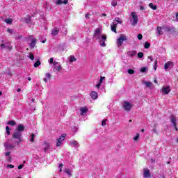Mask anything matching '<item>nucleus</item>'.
<instances>
[{"mask_svg":"<svg viewBox=\"0 0 178 178\" xmlns=\"http://www.w3.org/2000/svg\"><path fill=\"white\" fill-rule=\"evenodd\" d=\"M13 138L16 140L15 143H17V144H19L22 141V132L15 131L13 135Z\"/></svg>","mask_w":178,"mask_h":178,"instance_id":"1","label":"nucleus"},{"mask_svg":"<svg viewBox=\"0 0 178 178\" xmlns=\"http://www.w3.org/2000/svg\"><path fill=\"white\" fill-rule=\"evenodd\" d=\"M127 38L124 35H120L117 40L118 47H122L123 45V41H127Z\"/></svg>","mask_w":178,"mask_h":178,"instance_id":"2","label":"nucleus"},{"mask_svg":"<svg viewBox=\"0 0 178 178\" xmlns=\"http://www.w3.org/2000/svg\"><path fill=\"white\" fill-rule=\"evenodd\" d=\"M122 108L127 112H129V111H131V108H133V105L130 104V102H124L122 104Z\"/></svg>","mask_w":178,"mask_h":178,"instance_id":"3","label":"nucleus"},{"mask_svg":"<svg viewBox=\"0 0 178 178\" xmlns=\"http://www.w3.org/2000/svg\"><path fill=\"white\" fill-rule=\"evenodd\" d=\"M170 91H172V89L170 88V86L168 85L163 86V88H161V93L163 95L169 94Z\"/></svg>","mask_w":178,"mask_h":178,"instance_id":"4","label":"nucleus"},{"mask_svg":"<svg viewBox=\"0 0 178 178\" xmlns=\"http://www.w3.org/2000/svg\"><path fill=\"white\" fill-rule=\"evenodd\" d=\"M131 17L133 19L132 26H136V24H137V23L138 22V16L137 15V13H131Z\"/></svg>","mask_w":178,"mask_h":178,"instance_id":"5","label":"nucleus"},{"mask_svg":"<svg viewBox=\"0 0 178 178\" xmlns=\"http://www.w3.org/2000/svg\"><path fill=\"white\" fill-rule=\"evenodd\" d=\"M101 29H96L94 31L93 37L96 38V40H101Z\"/></svg>","mask_w":178,"mask_h":178,"instance_id":"6","label":"nucleus"},{"mask_svg":"<svg viewBox=\"0 0 178 178\" xmlns=\"http://www.w3.org/2000/svg\"><path fill=\"white\" fill-rule=\"evenodd\" d=\"M66 138V134H63L58 139H57L56 147H60L62 145V142L65 141Z\"/></svg>","mask_w":178,"mask_h":178,"instance_id":"7","label":"nucleus"},{"mask_svg":"<svg viewBox=\"0 0 178 178\" xmlns=\"http://www.w3.org/2000/svg\"><path fill=\"white\" fill-rule=\"evenodd\" d=\"M143 177L144 178H149L151 177V172L148 168L143 169Z\"/></svg>","mask_w":178,"mask_h":178,"instance_id":"8","label":"nucleus"},{"mask_svg":"<svg viewBox=\"0 0 178 178\" xmlns=\"http://www.w3.org/2000/svg\"><path fill=\"white\" fill-rule=\"evenodd\" d=\"M170 120L173 127H176V126H177V123L176 122H177V119H176V117L172 115L170 117Z\"/></svg>","mask_w":178,"mask_h":178,"instance_id":"9","label":"nucleus"},{"mask_svg":"<svg viewBox=\"0 0 178 178\" xmlns=\"http://www.w3.org/2000/svg\"><path fill=\"white\" fill-rule=\"evenodd\" d=\"M164 29V31H165L166 33H173V31H175V27L173 26H163Z\"/></svg>","mask_w":178,"mask_h":178,"instance_id":"10","label":"nucleus"},{"mask_svg":"<svg viewBox=\"0 0 178 178\" xmlns=\"http://www.w3.org/2000/svg\"><path fill=\"white\" fill-rule=\"evenodd\" d=\"M70 145L71 147H73L74 148H79L80 147V145L78 143L76 140H72L70 142Z\"/></svg>","mask_w":178,"mask_h":178,"instance_id":"11","label":"nucleus"},{"mask_svg":"<svg viewBox=\"0 0 178 178\" xmlns=\"http://www.w3.org/2000/svg\"><path fill=\"white\" fill-rule=\"evenodd\" d=\"M170 67H173V62L168 61L164 65L165 70H168Z\"/></svg>","mask_w":178,"mask_h":178,"instance_id":"12","label":"nucleus"},{"mask_svg":"<svg viewBox=\"0 0 178 178\" xmlns=\"http://www.w3.org/2000/svg\"><path fill=\"white\" fill-rule=\"evenodd\" d=\"M24 129L25 127H24V125L22 124H20L17 127L15 131H20V133H22L23 131H24Z\"/></svg>","mask_w":178,"mask_h":178,"instance_id":"13","label":"nucleus"},{"mask_svg":"<svg viewBox=\"0 0 178 178\" xmlns=\"http://www.w3.org/2000/svg\"><path fill=\"white\" fill-rule=\"evenodd\" d=\"M59 34V29L58 28H54L51 31V35L53 37H56Z\"/></svg>","mask_w":178,"mask_h":178,"instance_id":"14","label":"nucleus"},{"mask_svg":"<svg viewBox=\"0 0 178 178\" xmlns=\"http://www.w3.org/2000/svg\"><path fill=\"white\" fill-rule=\"evenodd\" d=\"M80 111H81V116H84V113H87V112L88 111V108L85 106V107H81L80 108Z\"/></svg>","mask_w":178,"mask_h":178,"instance_id":"15","label":"nucleus"},{"mask_svg":"<svg viewBox=\"0 0 178 178\" xmlns=\"http://www.w3.org/2000/svg\"><path fill=\"white\" fill-rule=\"evenodd\" d=\"M111 31H113L114 33H117L116 31V27H118V24H116L115 22H113L111 25Z\"/></svg>","mask_w":178,"mask_h":178,"instance_id":"16","label":"nucleus"},{"mask_svg":"<svg viewBox=\"0 0 178 178\" xmlns=\"http://www.w3.org/2000/svg\"><path fill=\"white\" fill-rule=\"evenodd\" d=\"M163 30H164L163 26H158L157 27V33L159 34V35H162L163 34Z\"/></svg>","mask_w":178,"mask_h":178,"instance_id":"17","label":"nucleus"},{"mask_svg":"<svg viewBox=\"0 0 178 178\" xmlns=\"http://www.w3.org/2000/svg\"><path fill=\"white\" fill-rule=\"evenodd\" d=\"M128 56H130L131 58H133L137 55L136 51H129L127 52Z\"/></svg>","mask_w":178,"mask_h":178,"instance_id":"18","label":"nucleus"},{"mask_svg":"<svg viewBox=\"0 0 178 178\" xmlns=\"http://www.w3.org/2000/svg\"><path fill=\"white\" fill-rule=\"evenodd\" d=\"M35 44H37V39L33 38L31 39V42L29 44L31 48H34L35 47Z\"/></svg>","mask_w":178,"mask_h":178,"instance_id":"19","label":"nucleus"},{"mask_svg":"<svg viewBox=\"0 0 178 178\" xmlns=\"http://www.w3.org/2000/svg\"><path fill=\"white\" fill-rule=\"evenodd\" d=\"M68 58H69V62L70 63H73V62H76V60H77V58H76V57H74V56L73 55L70 56Z\"/></svg>","mask_w":178,"mask_h":178,"instance_id":"20","label":"nucleus"},{"mask_svg":"<svg viewBox=\"0 0 178 178\" xmlns=\"http://www.w3.org/2000/svg\"><path fill=\"white\" fill-rule=\"evenodd\" d=\"M113 22L116 23V24H122V23H123V21L120 20V18L119 17H115Z\"/></svg>","mask_w":178,"mask_h":178,"instance_id":"21","label":"nucleus"},{"mask_svg":"<svg viewBox=\"0 0 178 178\" xmlns=\"http://www.w3.org/2000/svg\"><path fill=\"white\" fill-rule=\"evenodd\" d=\"M90 96L92 97V99H97V98H98V93L96 92H92L90 93Z\"/></svg>","mask_w":178,"mask_h":178,"instance_id":"22","label":"nucleus"},{"mask_svg":"<svg viewBox=\"0 0 178 178\" xmlns=\"http://www.w3.org/2000/svg\"><path fill=\"white\" fill-rule=\"evenodd\" d=\"M5 147L7 149H12L15 148V146H13V145H12V144H5Z\"/></svg>","mask_w":178,"mask_h":178,"instance_id":"23","label":"nucleus"},{"mask_svg":"<svg viewBox=\"0 0 178 178\" xmlns=\"http://www.w3.org/2000/svg\"><path fill=\"white\" fill-rule=\"evenodd\" d=\"M4 22L7 24H12V23L13 22V19H10V18H7V19H5Z\"/></svg>","mask_w":178,"mask_h":178,"instance_id":"24","label":"nucleus"},{"mask_svg":"<svg viewBox=\"0 0 178 178\" xmlns=\"http://www.w3.org/2000/svg\"><path fill=\"white\" fill-rule=\"evenodd\" d=\"M64 173H66L67 175H68L70 177H71L72 176V170H70V169H65L64 170Z\"/></svg>","mask_w":178,"mask_h":178,"instance_id":"25","label":"nucleus"},{"mask_svg":"<svg viewBox=\"0 0 178 178\" xmlns=\"http://www.w3.org/2000/svg\"><path fill=\"white\" fill-rule=\"evenodd\" d=\"M149 8H151V9H153V10H156L157 8L156 6H154V3H150L149 4Z\"/></svg>","mask_w":178,"mask_h":178,"instance_id":"26","label":"nucleus"},{"mask_svg":"<svg viewBox=\"0 0 178 178\" xmlns=\"http://www.w3.org/2000/svg\"><path fill=\"white\" fill-rule=\"evenodd\" d=\"M44 145H45V147L44 148V152H47V150L49 149V143H47V142H45Z\"/></svg>","mask_w":178,"mask_h":178,"instance_id":"27","label":"nucleus"},{"mask_svg":"<svg viewBox=\"0 0 178 178\" xmlns=\"http://www.w3.org/2000/svg\"><path fill=\"white\" fill-rule=\"evenodd\" d=\"M99 41H106V35H102L101 37H100V39H99Z\"/></svg>","mask_w":178,"mask_h":178,"instance_id":"28","label":"nucleus"},{"mask_svg":"<svg viewBox=\"0 0 178 178\" xmlns=\"http://www.w3.org/2000/svg\"><path fill=\"white\" fill-rule=\"evenodd\" d=\"M143 84H145L146 87L150 88L152 86L151 82L143 81Z\"/></svg>","mask_w":178,"mask_h":178,"instance_id":"29","label":"nucleus"},{"mask_svg":"<svg viewBox=\"0 0 178 178\" xmlns=\"http://www.w3.org/2000/svg\"><path fill=\"white\" fill-rule=\"evenodd\" d=\"M55 70H56V72H60V70H62V65H58L57 67H54Z\"/></svg>","mask_w":178,"mask_h":178,"instance_id":"30","label":"nucleus"},{"mask_svg":"<svg viewBox=\"0 0 178 178\" xmlns=\"http://www.w3.org/2000/svg\"><path fill=\"white\" fill-rule=\"evenodd\" d=\"M40 65H41V62L40 60H38L34 63V67H38Z\"/></svg>","mask_w":178,"mask_h":178,"instance_id":"31","label":"nucleus"},{"mask_svg":"<svg viewBox=\"0 0 178 178\" xmlns=\"http://www.w3.org/2000/svg\"><path fill=\"white\" fill-rule=\"evenodd\" d=\"M25 22H26V23H30V22H31V17L27 16V17L25 18Z\"/></svg>","mask_w":178,"mask_h":178,"instance_id":"32","label":"nucleus"},{"mask_svg":"<svg viewBox=\"0 0 178 178\" xmlns=\"http://www.w3.org/2000/svg\"><path fill=\"white\" fill-rule=\"evenodd\" d=\"M151 47V44H149L148 42H146L145 43V48L146 49H148V48H149Z\"/></svg>","mask_w":178,"mask_h":178,"instance_id":"33","label":"nucleus"},{"mask_svg":"<svg viewBox=\"0 0 178 178\" xmlns=\"http://www.w3.org/2000/svg\"><path fill=\"white\" fill-rule=\"evenodd\" d=\"M6 134H7V135L9 136V135L10 134V130H11V129L9 128L8 126H7V127H6Z\"/></svg>","mask_w":178,"mask_h":178,"instance_id":"34","label":"nucleus"},{"mask_svg":"<svg viewBox=\"0 0 178 178\" xmlns=\"http://www.w3.org/2000/svg\"><path fill=\"white\" fill-rule=\"evenodd\" d=\"M111 5L113 6H118V1L116 0H113L111 2Z\"/></svg>","mask_w":178,"mask_h":178,"instance_id":"35","label":"nucleus"},{"mask_svg":"<svg viewBox=\"0 0 178 178\" xmlns=\"http://www.w3.org/2000/svg\"><path fill=\"white\" fill-rule=\"evenodd\" d=\"M8 124H10V126H15V124H16V122H15V121L13 120H11L8 122Z\"/></svg>","mask_w":178,"mask_h":178,"instance_id":"36","label":"nucleus"},{"mask_svg":"<svg viewBox=\"0 0 178 178\" xmlns=\"http://www.w3.org/2000/svg\"><path fill=\"white\" fill-rule=\"evenodd\" d=\"M29 58H30L31 60H34V55L32 53L29 54Z\"/></svg>","mask_w":178,"mask_h":178,"instance_id":"37","label":"nucleus"},{"mask_svg":"<svg viewBox=\"0 0 178 178\" xmlns=\"http://www.w3.org/2000/svg\"><path fill=\"white\" fill-rule=\"evenodd\" d=\"M139 138H140V134H136V136L134 138V141H137V140H138Z\"/></svg>","mask_w":178,"mask_h":178,"instance_id":"38","label":"nucleus"},{"mask_svg":"<svg viewBox=\"0 0 178 178\" xmlns=\"http://www.w3.org/2000/svg\"><path fill=\"white\" fill-rule=\"evenodd\" d=\"M129 74H134V70L129 69L128 70Z\"/></svg>","mask_w":178,"mask_h":178,"instance_id":"39","label":"nucleus"},{"mask_svg":"<svg viewBox=\"0 0 178 178\" xmlns=\"http://www.w3.org/2000/svg\"><path fill=\"white\" fill-rule=\"evenodd\" d=\"M138 58H143L144 57V54H143V52H139L138 54Z\"/></svg>","mask_w":178,"mask_h":178,"instance_id":"40","label":"nucleus"},{"mask_svg":"<svg viewBox=\"0 0 178 178\" xmlns=\"http://www.w3.org/2000/svg\"><path fill=\"white\" fill-rule=\"evenodd\" d=\"M104 80H105V76H100V80L99 83H100V84H102Z\"/></svg>","mask_w":178,"mask_h":178,"instance_id":"41","label":"nucleus"},{"mask_svg":"<svg viewBox=\"0 0 178 178\" xmlns=\"http://www.w3.org/2000/svg\"><path fill=\"white\" fill-rule=\"evenodd\" d=\"M56 5H60L63 3V1L62 0H57L56 2Z\"/></svg>","mask_w":178,"mask_h":178,"instance_id":"42","label":"nucleus"},{"mask_svg":"<svg viewBox=\"0 0 178 178\" xmlns=\"http://www.w3.org/2000/svg\"><path fill=\"white\" fill-rule=\"evenodd\" d=\"M147 70V67H144L140 70V72H142V73H145Z\"/></svg>","mask_w":178,"mask_h":178,"instance_id":"43","label":"nucleus"},{"mask_svg":"<svg viewBox=\"0 0 178 178\" xmlns=\"http://www.w3.org/2000/svg\"><path fill=\"white\" fill-rule=\"evenodd\" d=\"M35 138V134H32L31 135V143L34 142V138Z\"/></svg>","mask_w":178,"mask_h":178,"instance_id":"44","label":"nucleus"},{"mask_svg":"<svg viewBox=\"0 0 178 178\" xmlns=\"http://www.w3.org/2000/svg\"><path fill=\"white\" fill-rule=\"evenodd\" d=\"M45 76H46V79H48L49 80V79H51V74L46 73Z\"/></svg>","mask_w":178,"mask_h":178,"instance_id":"45","label":"nucleus"},{"mask_svg":"<svg viewBox=\"0 0 178 178\" xmlns=\"http://www.w3.org/2000/svg\"><path fill=\"white\" fill-rule=\"evenodd\" d=\"M7 33H9L10 34H13V29H8Z\"/></svg>","mask_w":178,"mask_h":178,"instance_id":"46","label":"nucleus"},{"mask_svg":"<svg viewBox=\"0 0 178 178\" xmlns=\"http://www.w3.org/2000/svg\"><path fill=\"white\" fill-rule=\"evenodd\" d=\"M7 168H10V169H13V168H15V165L12 164H8L7 165Z\"/></svg>","mask_w":178,"mask_h":178,"instance_id":"47","label":"nucleus"},{"mask_svg":"<svg viewBox=\"0 0 178 178\" xmlns=\"http://www.w3.org/2000/svg\"><path fill=\"white\" fill-rule=\"evenodd\" d=\"M138 40H143V35H142L141 33H139V34L138 35Z\"/></svg>","mask_w":178,"mask_h":178,"instance_id":"48","label":"nucleus"},{"mask_svg":"<svg viewBox=\"0 0 178 178\" xmlns=\"http://www.w3.org/2000/svg\"><path fill=\"white\" fill-rule=\"evenodd\" d=\"M106 124V120H104L102 122V126H105Z\"/></svg>","mask_w":178,"mask_h":178,"instance_id":"49","label":"nucleus"},{"mask_svg":"<svg viewBox=\"0 0 178 178\" xmlns=\"http://www.w3.org/2000/svg\"><path fill=\"white\" fill-rule=\"evenodd\" d=\"M148 59L150 60L149 62H153L154 61V58H152V56H148Z\"/></svg>","mask_w":178,"mask_h":178,"instance_id":"50","label":"nucleus"},{"mask_svg":"<svg viewBox=\"0 0 178 178\" xmlns=\"http://www.w3.org/2000/svg\"><path fill=\"white\" fill-rule=\"evenodd\" d=\"M24 166V165L23 164H21L18 166V169L20 170V169H23V167Z\"/></svg>","mask_w":178,"mask_h":178,"instance_id":"51","label":"nucleus"},{"mask_svg":"<svg viewBox=\"0 0 178 178\" xmlns=\"http://www.w3.org/2000/svg\"><path fill=\"white\" fill-rule=\"evenodd\" d=\"M156 63H158V61L155 60V62H154V70H156V67L158 66V65H156Z\"/></svg>","mask_w":178,"mask_h":178,"instance_id":"52","label":"nucleus"},{"mask_svg":"<svg viewBox=\"0 0 178 178\" xmlns=\"http://www.w3.org/2000/svg\"><path fill=\"white\" fill-rule=\"evenodd\" d=\"M62 166H63V164L60 163L58 166V168H60L59 172H62V168H62Z\"/></svg>","mask_w":178,"mask_h":178,"instance_id":"53","label":"nucleus"},{"mask_svg":"<svg viewBox=\"0 0 178 178\" xmlns=\"http://www.w3.org/2000/svg\"><path fill=\"white\" fill-rule=\"evenodd\" d=\"M54 62V58H51L49 60V63H53Z\"/></svg>","mask_w":178,"mask_h":178,"instance_id":"54","label":"nucleus"},{"mask_svg":"<svg viewBox=\"0 0 178 178\" xmlns=\"http://www.w3.org/2000/svg\"><path fill=\"white\" fill-rule=\"evenodd\" d=\"M85 17H86V19H90V14H88V13L86 14V15H85Z\"/></svg>","mask_w":178,"mask_h":178,"instance_id":"55","label":"nucleus"},{"mask_svg":"<svg viewBox=\"0 0 178 178\" xmlns=\"http://www.w3.org/2000/svg\"><path fill=\"white\" fill-rule=\"evenodd\" d=\"M44 83H48V81L49 80L48 78H44Z\"/></svg>","mask_w":178,"mask_h":178,"instance_id":"56","label":"nucleus"},{"mask_svg":"<svg viewBox=\"0 0 178 178\" xmlns=\"http://www.w3.org/2000/svg\"><path fill=\"white\" fill-rule=\"evenodd\" d=\"M5 155H6V156H9L10 155V152H6Z\"/></svg>","mask_w":178,"mask_h":178,"instance_id":"57","label":"nucleus"},{"mask_svg":"<svg viewBox=\"0 0 178 178\" xmlns=\"http://www.w3.org/2000/svg\"><path fill=\"white\" fill-rule=\"evenodd\" d=\"M67 2H69L68 0H64V1H63V3H64L65 5H66V4H67Z\"/></svg>","mask_w":178,"mask_h":178,"instance_id":"58","label":"nucleus"},{"mask_svg":"<svg viewBox=\"0 0 178 178\" xmlns=\"http://www.w3.org/2000/svg\"><path fill=\"white\" fill-rule=\"evenodd\" d=\"M152 131H153V133H155V134L158 133V131L155 128L152 129Z\"/></svg>","mask_w":178,"mask_h":178,"instance_id":"59","label":"nucleus"},{"mask_svg":"<svg viewBox=\"0 0 178 178\" xmlns=\"http://www.w3.org/2000/svg\"><path fill=\"white\" fill-rule=\"evenodd\" d=\"M22 37H23V35H18L16 38H17V40H20V38H22Z\"/></svg>","mask_w":178,"mask_h":178,"instance_id":"60","label":"nucleus"},{"mask_svg":"<svg viewBox=\"0 0 178 178\" xmlns=\"http://www.w3.org/2000/svg\"><path fill=\"white\" fill-rule=\"evenodd\" d=\"M101 47H105V41L100 44Z\"/></svg>","mask_w":178,"mask_h":178,"instance_id":"61","label":"nucleus"},{"mask_svg":"<svg viewBox=\"0 0 178 178\" xmlns=\"http://www.w3.org/2000/svg\"><path fill=\"white\" fill-rule=\"evenodd\" d=\"M97 88H99L101 87V83L99 82V84L96 85Z\"/></svg>","mask_w":178,"mask_h":178,"instance_id":"62","label":"nucleus"},{"mask_svg":"<svg viewBox=\"0 0 178 178\" xmlns=\"http://www.w3.org/2000/svg\"><path fill=\"white\" fill-rule=\"evenodd\" d=\"M0 47H1V49H3L5 48V44H1Z\"/></svg>","mask_w":178,"mask_h":178,"instance_id":"63","label":"nucleus"},{"mask_svg":"<svg viewBox=\"0 0 178 178\" xmlns=\"http://www.w3.org/2000/svg\"><path fill=\"white\" fill-rule=\"evenodd\" d=\"M53 65H54V66H56V65H58V62H56V61H53Z\"/></svg>","mask_w":178,"mask_h":178,"instance_id":"64","label":"nucleus"}]
</instances>
